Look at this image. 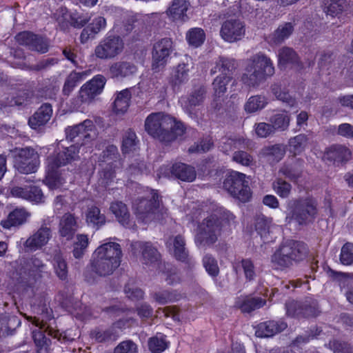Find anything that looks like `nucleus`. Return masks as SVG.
<instances>
[{
	"instance_id": "nucleus-1",
	"label": "nucleus",
	"mask_w": 353,
	"mask_h": 353,
	"mask_svg": "<svg viewBox=\"0 0 353 353\" xmlns=\"http://www.w3.org/2000/svg\"><path fill=\"white\" fill-rule=\"evenodd\" d=\"M145 129L150 136L165 144L174 141L185 132L183 123L163 112L149 114L145 121Z\"/></svg>"
},
{
	"instance_id": "nucleus-2",
	"label": "nucleus",
	"mask_w": 353,
	"mask_h": 353,
	"mask_svg": "<svg viewBox=\"0 0 353 353\" xmlns=\"http://www.w3.org/2000/svg\"><path fill=\"white\" fill-rule=\"evenodd\" d=\"M274 74L272 60L263 53H257L247 59L241 81L246 87L256 88Z\"/></svg>"
},
{
	"instance_id": "nucleus-3",
	"label": "nucleus",
	"mask_w": 353,
	"mask_h": 353,
	"mask_svg": "<svg viewBox=\"0 0 353 353\" xmlns=\"http://www.w3.org/2000/svg\"><path fill=\"white\" fill-rule=\"evenodd\" d=\"M121 257V244H101L92 254L91 270L101 276L110 275L120 265Z\"/></svg>"
},
{
	"instance_id": "nucleus-4",
	"label": "nucleus",
	"mask_w": 353,
	"mask_h": 353,
	"mask_svg": "<svg viewBox=\"0 0 353 353\" xmlns=\"http://www.w3.org/2000/svg\"><path fill=\"white\" fill-rule=\"evenodd\" d=\"M287 208L286 221L288 223H294L299 226H305L312 223L318 214L317 203L312 197L290 200L287 203Z\"/></svg>"
},
{
	"instance_id": "nucleus-5",
	"label": "nucleus",
	"mask_w": 353,
	"mask_h": 353,
	"mask_svg": "<svg viewBox=\"0 0 353 353\" xmlns=\"http://www.w3.org/2000/svg\"><path fill=\"white\" fill-rule=\"evenodd\" d=\"M45 268L46 265L36 255L30 258L23 257V294L30 290L34 296L39 293L40 289L44 288L43 279L49 276Z\"/></svg>"
},
{
	"instance_id": "nucleus-6",
	"label": "nucleus",
	"mask_w": 353,
	"mask_h": 353,
	"mask_svg": "<svg viewBox=\"0 0 353 353\" xmlns=\"http://www.w3.org/2000/svg\"><path fill=\"white\" fill-rule=\"evenodd\" d=\"M308 254L307 244H280L271 256V262L277 269L283 270L306 259Z\"/></svg>"
},
{
	"instance_id": "nucleus-7",
	"label": "nucleus",
	"mask_w": 353,
	"mask_h": 353,
	"mask_svg": "<svg viewBox=\"0 0 353 353\" xmlns=\"http://www.w3.org/2000/svg\"><path fill=\"white\" fill-rule=\"evenodd\" d=\"M79 148L78 145H72L65 148L63 151L59 152L56 156L49 157L48 159V167L50 168L51 172L48 173L46 183L50 189L59 188L65 181L63 179L54 173V170L59 167L65 165L72 161L79 158Z\"/></svg>"
},
{
	"instance_id": "nucleus-8",
	"label": "nucleus",
	"mask_w": 353,
	"mask_h": 353,
	"mask_svg": "<svg viewBox=\"0 0 353 353\" xmlns=\"http://www.w3.org/2000/svg\"><path fill=\"white\" fill-rule=\"evenodd\" d=\"M106 79L103 75H96L84 83L79 89L77 95L72 99L74 108L78 110L83 105L90 104L103 90Z\"/></svg>"
},
{
	"instance_id": "nucleus-9",
	"label": "nucleus",
	"mask_w": 353,
	"mask_h": 353,
	"mask_svg": "<svg viewBox=\"0 0 353 353\" xmlns=\"http://www.w3.org/2000/svg\"><path fill=\"white\" fill-rule=\"evenodd\" d=\"M245 174L232 171L223 181V188L234 197L242 202H248L251 198L249 183Z\"/></svg>"
},
{
	"instance_id": "nucleus-10",
	"label": "nucleus",
	"mask_w": 353,
	"mask_h": 353,
	"mask_svg": "<svg viewBox=\"0 0 353 353\" xmlns=\"http://www.w3.org/2000/svg\"><path fill=\"white\" fill-rule=\"evenodd\" d=\"M159 208V195L154 190L151 191L147 198L137 199L133 203V209L137 219L145 223L156 219V212Z\"/></svg>"
},
{
	"instance_id": "nucleus-11",
	"label": "nucleus",
	"mask_w": 353,
	"mask_h": 353,
	"mask_svg": "<svg viewBox=\"0 0 353 353\" xmlns=\"http://www.w3.org/2000/svg\"><path fill=\"white\" fill-rule=\"evenodd\" d=\"M123 48L124 43L120 37L107 36L95 47L94 54L100 59H112L120 54Z\"/></svg>"
},
{
	"instance_id": "nucleus-12",
	"label": "nucleus",
	"mask_w": 353,
	"mask_h": 353,
	"mask_svg": "<svg viewBox=\"0 0 353 353\" xmlns=\"http://www.w3.org/2000/svg\"><path fill=\"white\" fill-rule=\"evenodd\" d=\"M220 234L221 223L215 215H212L199 225L195 238L199 243H215Z\"/></svg>"
},
{
	"instance_id": "nucleus-13",
	"label": "nucleus",
	"mask_w": 353,
	"mask_h": 353,
	"mask_svg": "<svg viewBox=\"0 0 353 353\" xmlns=\"http://www.w3.org/2000/svg\"><path fill=\"white\" fill-rule=\"evenodd\" d=\"M55 300L59 305L66 312L76 316L81 321L90 319L91 317L90 309L85 307L83 312L78 311V307H81L82 303L80 301H75L72 294L68 291H59L55 297Z\"/></svg>"
},
{
	"instance_id": "nucleus-14",
	"label": "nucleus",
	"mask_w": 353,
	"mask_h": 353,
	"mask_svg": "<svg viewBox=\"0 0 353 353\" xmlns=\"http://www.w3.org/2000/svg\"><path fill=\"white\" fill-rule=\"evenodd\" d=\"M245 34L244 23L236 19L225 21L221 27L220 36L226 42L234 43L241 40Z\"/></svg>"
},
{
	"instance_id": "nucleus-15",
	"label": "nucleus",
	"mask_w": 353,
	"mask_h": 353,
	"mask_svg": "<svg viewBox=\"0 0 353 353\" xmlns=\"http://www.w3.org/2000/svg\"><path fill=\"white\" fill-rule=\"evenodd\" d=\"M174 50L173 41L170 38H163L154 43L152 50V68L157 70L163 67Z\"/></svg>"
},
{
	"instance_id": "nucleus-16",
	"label": "nucleus",
	"mask_w": 353,
	"mask_h": 353,
	"mask_svg": "<svg viewBox=\"0 0 353 353\" xmlns=\"http://www.w3.org/2000/svg\"><path fill=\"white\" fill-rule=\"evenodd\" d=\"M158 175L159 177H170L173 175L181 181L191 182L196 179V171L190 165L177 163L174 164L172 168L168 165L161 167Z\"/></svg>"
},
{
	"instance_id": "nucleus-17",
	"label": "nucleus",
	"mask_w": 353,
	"mask_h": 353,
	"mask_svg": "<svg viewBox=\"0 0 353 353\" xmlns=\"http://www.w3.org/2000/svg\"><path fill=\"white\" fill-rule=\"evenodd\" d=\"M65 132L67 139L70 141H73L77 137L79 140L88 141L96 136L95 125L90 119H86L78 125L68 128ZM85 143L86 141H85Z\"/></svg>"
},
{
	"instance_id": "nucleus-18",
	"label": "nucleus",
	"mask_w": 353,
	"mask_h": 353,
	"mask_svg": "<svg viewBox=\"0 0 353 353\" xmlns=\"http://www.w3.org/2000/svg\"><path fill=\"white\" fill-rule=\"evenodd\" d=\"M206 95V90L200 86L195 88L188 96L181 97L179 102L183 110L189 115L194 114L196 107L203 104Z\"/></svg>"
},
{
	"instance_id": "nucleus-19",
	"label": "nucleus",
	"mask_w": 353,
	"mask_h": 353,
	"mask_svg": "<svg viewBox=\"0 0 353 353\" xmlns=\"http://www.w3.org/2000/svg\"><path fill=\"white\" fill-rule=\"evenodd\" d=\"M288 327L283 320H270L260 323L256 327V336L260 338L272 337L285 330Z\"/></svg>"
},
{
	"instance_id": "nucleus-20",
	"label": "nucleus",
	"mask_w": 353,
	"mask_h": 353,
	"mask_svg": "<svg viewBox=\"0 0 353 353\" xmlns=\"http://www.w3.org/2000/svg\"><path fill=\"white\" fill-rule=\"evenodd\" d=\"M23 46L30 50L44 54L48 51L50 43L46 37L30 32H23Z\"/></svg>"
},
{
	"instance_id": "nucleus-21",
	"label": "nucleus",
	"mask_w": 353,
	"mask_h": 353,
	"mask_svg": "<svg viewBox=\"0 0 353 353\" xmlns=\"http://www.w3.org/2000/svg\"><path fill=\"white\" fill-rule=\"evenodd\" d=\"M185 59L186 62L180 63L172 69L170 82L174 86H179L189 79V72L192 68V63L188 57Z\"/></svg>"
},
{
	"instance_id": "nucleus-22",
	"label": "nucleus",
	"mask_w": 353,
	"mask_h": 353,
	"mask_svg": "<svg viewBox=\"0 0 353 353\" xmlns=\"http://www.w3.org/2000/svg\"><path fill=\"white\" fill-rule=\"evenodd\" d=\"M52 114V108L51 105L44 103L29 118L28 125L32 129L38 130L49 121Z\"/></svg>"
},
{
	"instance_id": "nucleus-23",
	"label": "nucleus",
	"mask_w": 353,
	"mask_h": 353,
	"mask_svg": "<svg viewBox=\"0 0 353 353\" xmlns=\"http://www.w3.org/2000/svg\"><path fill=\"white\" fill-rule=\"evenodd\" d=\"M266 301L261 297L245 296L236 299L235 306L243 313H250L263 307Z\"/></svg>"
},
{
	"instance_id": "nucleus-24",
	"label": "nucleus",
	"mask_w": 353,
	"mask_h": 353,
	"mask_svg": "<svg viewBox=\"0 0 353 353\" xmlns=\"http://www.w3.org/2000/svg\"><path fill=\"white\" fill-rule=\"evenodd\" d=\"M154 300L159 305L175 303L185 299V293H181L178 290H161L151 294Z\"/></svg>"
},
{
	"instance_id": "nucleus-25",
	"label": "nucleus",
	"mask_w": 353,
	"mask_h": 353,
	"mask_svg": "<svg viewBox=\"0 0 353 353\" xmlns=\"http://www.w3.org/2000/svg\"><path fill=\"white\" fill-rule=\"evenodd\" d=\"M110 210L122 225L128 228L134 227V224L130 221V214L125 203L121 201L112 202Z\"/></svg>"
},
{
	"instance_id": "nucleus-26",
	"label": "nucleus",
	"mask_w": 353,
	"mask_h": 353,
	"mask_svg": "<svg viewBox=\"0 0 353 353\" xmlns=\"http://www.w3.org/2000/svg\"><path fill=\"white\" fill-rule=\"evenodd\" d=\"M78 228L77 219L74 214L65 213L60 219L59 232L66 240H70Z\"/></svg>"
},
{
	"instance_id": "nucleus-27",
	"label": "nucleus",
	"mask_w": 353,
	"mask_h": 353,
	"mask_svg": "<svg viewBox=\"0 0 353 353\" xmlns=\"http://www.w3.org/2000/svg\"><path fill=\"white\" fill-rule=\"evenodd\" d=\"M326 158L334 163H343L352 157L350 150L343 145H333L326 151Z\"/></svg>"
},
{
	"instance_id": "nucleus-28",
	"label": "nucleus",
	"mask_w": 353,
	"mask_h": 353,
	"mask_svg": "<svg viewBox=\"0 0 353 353\" xmlns=\"http://www.w3.org/2000/svg\"><path fill=\"white\" fill-rule=\"evenodd\" d=\"M299 57L291 48L283 47L278 51V65L281 69L299 65Z\"/></svg>"
},
{
	"instance_id": "nucleus-29",
	"label": "nucleus",
	"mask_w": 353,
	"mask_h": 353,
	"mask_svg": "<svg viewBox=\"0 0 353 353\" xmlns=\"http://www.w3.org/2000/svg\"><path fill=\"white\" fill-rule=\"evenodd\" d=\"M295 26V20L290 22H283L279 24L270 36L271 42L274 44L283 43L293 34Z\"/></svg>"
},
{
	"instance_id": "nucleus-30",
	"label": "nucleus",
	"mask_w": 353,
	"mask_h": 353,
	"mask_svg": "<svg viewBox=\"0 0 353 353\" xmlns=\"http://www.w3.org/2000/svg\"><path fill=\"white\" fill-rule=\"evenodd\" d=\"M190 3L186 0H174L167 13L176 21H185L188 19L186 12Z\"/></svg>"
},
{
	"instance_id": "nucleus-31",
	"label": "nucleus",
	"mask_w": 353,
	"mask_h": 353,
	"mask_svg": "<svg viewBox=\"0 0 353 353\" xmlns=\"http://www.w3.org/2000/svg\"><path fill=\"white\" fill-rule=\"evenodd\" d=\"M39 165L38 153L30 147L23 148V174L35 172Z\"/></svg>"
},
{
	"instance_id": "nucleus-32",
	"label": "nucleus",
	"mask_w": 353,
	"mask_h": 353,
	"mask_svg": "<svg viewBox=\"0 0 353 353\" xmlns=\"http://www.w3.org/2000/svg\"><path fill=\"white\" fill-rule=\"evenodd\" d=\"M90 335L92 339L100 343L114 341L119 337V334L117 330L111 327L105 330L97 327L90 331Z\"/></svg>"
},
{
	"instance_id": "nucleus-33",
	"label": "nucleus",
	"mask_w": 353,
	"mask_h": 353,
	"mask_svg": "<svg viewBox=\"0 0 353 353\" xmlns=\"http://www.w3.org/2000/svg\"><path fill=\"white\" fill-rule=\"evenodd\" d=\"M137 67L126 61H120L113 63L110 68V74L117 78H123L131 76L137 72Z\"/></svg>"
},
{
	"instance_id": "nucleus-34",
	"label": "nucleus",
	"mask_w": 353,
	"mask_h": 353,
	"mask_svg": "<svg viewBox=\"0 0 353 353\" xmlns=\"http://www.w3.org/2000/svg\"><path fill=\"white\" fill-rule=\"evenodd\" d=\"M85 221L89 225L98 230L105 225L106 218L98 207L92 205L88 208L85 212Z\"/></svg>"
},
{
	"instance_id": "nucleus-35",
	"label": "nucleus",
	"mask_w": 353,
	"mask_h": 353,
	"mask_svg": "<svg viewBox=\"0 0 353 353\" xmlns=\"http://www.w3.org/2000/svg\"><path fill=\"white\" fill-rule=\"evenodd\" d=\"M90 74L88 71L77 72L75 71L71 72L66 77L62 92L65 96H69L77 84L83 81L86 77Z\"/></svg>"
},
{
	"instance_id": "nucleus-36",
	"label": "nucleus",
	"mask_w": 353,
	"mask_h": 353,
	"mask_svg": "<svg viewBox=\"0 0 353 353\" xmlns=\"http://www.w3.org/2000/svg\"><path fill=\"white\" fill-rule=\"evenodd\" d=\"M20 324L21 321L17 316L8 318L6 315L0 316V338L13 335L15 328Z\"/></svg>"
},
{
	"instance_id": "nucleus-37",
	"label": "nucleus",
	"mask_w": 353,
	"mask_h": 353,
	"mask_svg": "<svg viewBox=\"0 0 353 353\" xmlns=\"http://www.w3.org/2000/svg\"><path fill=\"white\" fill-rule=\"evenodd\" d=\"M131 92L129 89L119 92L114 101V110L117 114H124L130 106Z\"/></svg>"
},
{
	"instance_id": "nucleus-38",
	"label": "nucleus",
	"mask_w": 353,
	"mask_h": 353,
	"mask_svg": "<svg viewBox=\"0 0 353 353\" xmlns=\"http://www.w3.org/2000/svg\"><path fill=\"white\" fill-rule=\"evenodd\" d=\"M236 68V61L234 59L220 57L216 61L215 66L212 68L211 73L215 74L221 72V75H230Z\"/></svg>"
},
{
	"instance_id": "nucleus-39",
	"label": "nucleus",
	"mask_w": 353,
	"mask_h": 353,
	"mask_svg": "<svg viewBox=\"0 0 353 353\" xmlns=\"http://www.w3.org/2000/svg\"><path fill=\"white\" fill-rule=\"evenodd\" d=\"M308 141L309 139L305 134H299L290 139L288 141L289 152L294 156L300 154L305 150Z\"/></svg>"
},
{
	"instance_id": "nucleus-40",
	"label": "nucleus",
	"mask_w": 353,
	"mask_h": 353,
	"mask_svg": "<svg viewBox=\"0 0 353 353\" xmlns=\"http://www.w3.org/2000/svg\"><path fill=\"white\" fill-rule=\"evenodd\" d=\"M169 344L166 336L161 333L150 337L148 341V349L152 353L163 352L168 348Z\"/></svg>"
},
{
	"instance_id": "nucleus-41",
	"label": "nucleus",
	"mask_w": 353,
	"mask_h": 353,
	"mask_svg": "<svg viewBox=\"0 0 353 353\" xmlns=\"http://www.w3.org/2000/svg\"><path fill=\"white\" fill-rule=\"evenodd\" d=\"M301 317L312 318L316 317L321 313L318 301L311 297H306L302 301Z\"/></svg>"
},
{
	"instance_id": "nucleus-42",
	"label": "nucleus",
	"mask_w": 353,
	"mask_h": 353,
	"mask_svg": "<svg viewBox=\"0 0 353 353\" xmlns=\"http://www.w3.org/2000/svg\"><path fill=\"white\" fill-rule=\"evenodd\" d=\"M174 245V256L177 261L184 263L188 270H192L196 265L195 261L189 256L185 244H173Z\"/></svg>"
},
{
	"instance_id": "nucleus-43",
	"label": "nucleus",
	"mask_w": 353,
	"mask_h": 353,
	"mask_svg": "<svg viewBox=\"0 0 353 353\" xmlns=\"http://www.w3.org/2000/svg\"><path fill=\"white\" fill-rule=\"evenodd\" d=\"M268 99L261 94L250 97L244 105V110L248 113H254L263 109L268 104Z\"/></svg>"
},
{
	"instance_id": "nucleus-44",
	"label": "nucleus",
	"mask_w": 353,
	"mask_h": 353,
	"mask_svg": "<svg viewBox=\"0 0 353 353\" xmlns=\"http://www.w3.org/2000/svg\"><path fill=\"white\" fill-rule=\"evenodd\" d=\"M145 247L142 251L143 263L147 265H159L161 254L157 249L152 245L143 244Z\"/></svg>"
},
{
	"instance_id": "nucleus-45",
	"label": "nucleus",
	"mask_w": 353,
	"mask_h": 353,
	"mask_svg": "<svg viewBox=\"0 0 353 353\" xmlns=\"http://www.w3.org/2000/svg\"><path fill=\"white\" fill-rule=\"evenodd\" d=\"M270 121L276 130L284 131L289 127L290 123V116L287 112L283 111L274 114L270 119Z\"/></svg>"
},
{
	"instance_id": "nucleus-46",
	"label": "nucleus",
	"mask_w": 353,
	"mask_h": 353,
	"mask_svg": "<svg viewBox=\"0 0 353 353\" xmlns=\"http://www.w3.org/2000/svg\"><path fill=\"white\" fill-rule=\"evenodd\" d=\"M285 154V146L283 145H274L263 149L262 154L268 157L270 161L278 162L281 160Z\"/></svg>"
},
{
	"instance_id": "nucleus-47",
	"label": "nucleus",
	"mask_w": 353,
	"mask_h": 353,
	"mask_svg": "<svg viewBox=\"0 0 353 353\" xmlns=\"http://www.w3.org/2000/svg\"><path fill=\"white\" fill-rule=\"evenodd\" d=\"M33 323L39 329L32 332L33 341L37 347L42 349L47 344L48 339L44 332L40 330L45 328L46 323L37 319H34Z\"/></svg>"
},
{
	"instance_id": "nucleus-48",
	"label": "nucleus",
	"mask_w": 353,
	"mask_h": 353,
	"mask_svg": "<svg viewBox=\"0 0 353 353\" xmlns=\"http://www.w3.org/2000/svg\"><path fill=\"white\" fill-rule=\"evenodd\" d=\"M53 265L57 276L61 281L68 279V265L60 253L56 254L53 258Z\"/></svg>"
},
{
	"instance_id": "nucleus-49",
	"label": "nucleus",
	"mask_w": 353,
	"mask_h": 353,
	"mask_svg": "<svg viewBox=\"0 0 353 353\" xmlns=\"http://www.w3.org/2000/svg\"><path fill=\"white\" fill-rule=\"evenodd\" d=\"M205 35L204 31L199 28H191L186 33V39L189 45L197 48L205 41Z\"/></svg>"
},
{
	"instance_id": "nucleus-50",
	"label": "nucleus",
	"mask_w": 353,
	"mask_h": 353,
	"mask_svg": "<svg viewBox=\"0 0 353 353\" xmlns=\"http://www.w3.org/2000/svg\"><path fill=\"white\" fill-rule=\"evenodd\" d=\"M273 94L278 100L285 103L290 107H294L296 105V101L291 97L288 92L283 90L281 85L274 83L271 87Z\"/></svg>"
},
{
	"instance_id": "nucleus-51",
	"label": "nucleus",
	"mask_w": 353,
	"mask_h": 353,
	"mask_svg": "<svg viewBox=\"0 0 353 353\" xmlns=\"http://www.w3.org/2000/svg\"><path fill=\"white\" fill-rule=\"evenodd\" d=\"M231 80L232 77L230 75L217 76L212 83L214 94L217 97H221L227 91V85L231 81Z\"/></svg>"
},
{
	"instance_id": "nucleus-52",
	"label": "nucleus",
	"mask_w": 353,
	"mask_h": 353,
	"mask_svg": "<svg viewBox=\"0 0 353 353\" xmlns=\"http://www.w3.org/2000/svg\"><path fill=\"white\" fill-rule=\"evenodd\" d=\"M22 223V210L15 209L11 212L6 219L1 221V225L3 228L10 229L12 227H17Z\"/></svg>"
},
{
	"instance_id": "nucleus-53",
	"label": "nucleus",
	"mask_w": 353,
	"mask_h": 353,
	"mask_svg": "<svg viewBox=\"0 0 353 353\" xmlns=\"http://www.w3.org/2000/svg\"><path fill=\"white\" fill-rule=\"evenodd\" d=\"M203 265L207 273L212 277H216L219 274V268L216 259L210 254H206L202 259Z\"/></svg>"
},
{
	"instance_id": "nucleus-54",
	"label": "nucleus",
	"mask_w": 353,
	"mask_h": 353,
	"mask_svg": "<svg viewBox=\"0 0 353 353\" xmlns=\"http://www.w3.org/2000/svg\"><path fill=\"white\" fill-rule=\"evenodd\" d=\"M272 223V219L263 214H258L254 218L255 229L261 236L268 232Z\"/></svg>"
},
{
	"instance_id": "nucleus-55",
	"label": "nucleus",
	"mask_w": 353,
	"mask_h": 353,
	"mask_svg": "<svg viewBox=\"0 0 353 353\" xmlns=\"http://www.w3.org/2000/svg\"><path fill=\"white\" fill-rule=\"evenodd\" d=\"M272 188L279 196L285 199L291 193L292 185L282 179H277L272 183Z\"/></svg>"
},
{
	"instance_id": "nucleus-56",
	"label": "nucleus",
	"mask_w": 353,
	"mask_h": 353,
	"mask_svg": "<svg viewBox=\"0 0 353 353\" xmlns=\"http://www.w3.org/2000/svg\"><path fill=\"white\" fill-rule=\"evenodd\" d=\"M347 7L345 0H332L325 8L327 14L332 17L342 13Z\"/></svg>"
},
{
	"instance_id": "nucleus-57",
	"label": "nucleus",
	"mask_w": 353,
	"mask_h": 353,
	"mask_svg": "<svg viewBox=\"0 0 353 353\" xmlns=\"http://www.w3.org/2000/svg\"><path fill=\"white\" fill-rule=\"evenodd\" d=\"M116 168L114 164L108 163L107 166L100 173V182L103 186L112 183L115 178Z\"/></svg>"
},
{
	"instance_id": "nucleus-58",
	"label": "nucleus",
	"mask_w": 353,
	"mask_h": 353,
	"mask_svg": "<svg viewBox=\"0 0 353 353\" xmlns=\"http://www.w3.org/2000/svg\"><path fill=\"white\" fill-rule=\"evenodd\" d=\"M103 158L104 161H109L108 163L114 164V168H119L121 165V161L118 159V149L114 145H109L105 150L103 152Z\"/></svg>"
},
{
	"instance_id": "nucleus-59",
	"label": "nucleus",
	"mask_w": 353,
	"mask_h": 353,
	"mask_svg": "<svg viewBox=\"0 0 353 353\" xmlns=\"http://www.w3.org/2000/svg\"><path fill=\"white\" fill-rule=\"evenodd\" d=\"M51 231L47 227H41L26 243H47L51 238Z\"/></svg>"
},
{
	"instance_id": "nucleus-60",
	"label": "nucleus",
	"mask_w": 353,
	"mask_h": 353,
	"mask_svg": "<svg viewBox=\"0 0 353 353\" xmlns=\"http://www.w3.org/2000/svg\"><path fill=\"white\" fill-rule=\"evenodd\" d=\"M114 353H139L138 345L131 339L120 342L114 349Z\"/></svg>"
},
{
	"instance_id": "nucleus-61",
	"label": "nucleus",
	"mask_w": 353,
	"mask_h": 353,
	"mask_svg": "<svg viewBox=\"0 0 353 353\" xmlns=\"http://www.w3.org/2000/svg\"><path fill=\"white\" fill-rule=\"evenodd\" d=\"M329 345L334 353H353V346L346 341L333 339Z\"/></svg>"
},
{
	"instance_id": "nucleus-62",
	"label": "nucleus",
	"mask_w": 353,
	"mask_h": 353,
	"mask_svg": "<svg viewBox=\"0 0 353 353\" xmlns=\"http://www.w3.org/2000/svg\"><path fill=\"white\" fill-rule=\"evenodd\" d=\"M302 302L289 300L285 304L286 314L292 318H301Z\"/></svg>"
},
{
	"instance_id": "nucleus-63",
	"label": "nucleus",
	"mask_w": 353,
	"mask_h": 353,
	"mask_svg": "<svg viewBox=\"0 0 353 353\" xmlns=\"http://www.w3.org/2000/svg\"><path fill=\"white\" fill-rule=\"evenodd\" d=\"M137 144V136L132 130H128L123 140L122 150L123 152L127 153L136 149Z\"/></svg>"
},
{
	"instance_id": "nucleus-64",
	"label": "nucleus",
	"mask_w": 353,
	"mask_h": 353,
	"mask_svg": "<svg viewBox=\"0 0 353 353\" xmlns=\"http://www.w3.org/2000/svg\"><path fill=\"white\" fill-rule=\"evenodd\" d=\"M339 259L343 265H350L353 264V244H343Z\"/></svg>"
}]
</instances>
